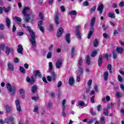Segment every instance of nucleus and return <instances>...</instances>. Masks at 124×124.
I'll use <instances>...</instances> for the list:
<instances>
[{
  "instance_id": "bb28decb",
  "label": "nucleus",
  "mask_w": 124,
  "mask_h": 124,
  "mask_svg": "<svg viewBox=\"0 0 124 124\" xmlns=\"http://www.w3.org/2000/svg\"><path fill=\"white\" fill-rule=\"evenodd\" d=\"M5 22L7 27L8 28H10V24H11V21H10V19H9V18H6Z\"/></svg>"
},
{
  "instance_id": "412c9836",
  "label": "nucleus",
  "mask_w": 124,
  "mask_h": 124,
  "mask_svg": "<svg viewBox=\"0 0 124 124\" xmlns=\"http://www.w3.org/2000/svg\"><path fill=\"white\" fill-rule=\"evenodd\" d=\"M69 84L71 86H73L74 84V78H73V77H70L69 79Z\"/></svg>"
},
{
  "instance_id": "473e14b6",
  "label": "nucleus",
  "mask_w": 124,
  "mask_h": 124,
  "mask_svg": "<svg viewBox=\"0 0 124 124\" xmlns=\"http://www.w3.org/2000/svg\"><path fill=\"white\" fill-rule=\"evenodd\" d=\"M11 9V7H8L7 8L5 7L3 8V10L4 11V12H6V13H7V12H9Z\"/></svg>"
},
{
  "instance_id": "f704fd0d",
  "label": "nucleus",
  "mask_w": 124,
  "mask_h": 124,
  "mask_svg": "<svg viewBox=\"0 0 124 124\" xmlns=\"http://www.w3.org/2000/svg\"><path fill=\"white\" fill-rule=\"evenodd\" d=\"M19 71L21 72V73H23V74H25L26 73V70L24 67L22 66L19 67Z\"/></svg>"
},
{
  "instance_id": "338daca9",
  "label": "nucleus",
  "mask_w": 124,
  "mask_h": 124,
  "mask_svg": "<svg viewBox=\"0 0 124 124\" xmlns=\"http://www.w3.org/2000/svg\"><path fill=\"white\" fill-rule=\"evenodd\" d=\"M119 6H120V7H123V6H124V2H123V1L119 3Z\"/></svg>"
},
{
  "instance_id": "052dcab7",
  "label": "nucleus",
  "mask_w": 124,
  "mask_h": 124,
  "mask_svg": "<svg viewBox=\"0 0 124 124\" xmlns=\"http://www.w3.org/2000/svg\"><path fill=\"white\" fill-rule=\"evenodd\" d=\"M42 21H40L38 22V27L39 28L40 27H42Z\"/></svg>"
},
{
  "instance_id": "e2e57ef3",
  "label": "nucleus",
  "mask_w": 124,
  "mask_h": 124,
  "mask_svg": "<svg viewBox=\"0 0 124 124\" xmlns=\"http://www.w3.org/2000/svg\"><path fill=\"white\" fill-rule=\"evenodd\" d=\"M39 29L42 32H44L45 31H44V28H43L42 26L39 27Z\"/></svg>"
},
{
  "instance_id": "4be33fe9",
  "label": "nucleus",
  "mask_w": 124,
  "mask_h": 124,
  "mask_svg": "<svg viewBox=\"0 0 124 124\" xmlns=\"http://www.w3.org/2000/svg\"><path fill=\"white\" fill-rule=\"evenodd\" d=\"M34 75L35 76H38L39 78H41V73H40V71L39 70H36L34 72Z\"/></svg>"
},
{
  "instance_id": "c03bdc74",
  "label": "nucleus",
  "mask_w": 124,
  "mask_h": 124,
  "mask_svg": "<svg viewBox=\"0 0 124 124\" xmlns=\"http://www.w3.org/2000/svg\"><path fill=\"white\" fill-rule=\"evenodd\" d=\"M95 9H96V6H94L92 9H91L90 11L92 13H93V12L95 11Z\"/></svg>"
},
{
  "instance_id": "774afa93",
  "label": "nucleus",
  "mask_w": 124,
  "mask_h": 124,
  "mask_svg": "<svg viewBox=\"0 0 124 124\" xmlns=\"http://www.w3.org/2000/svg\"><path fill=\"white\" fill-rule=\"evenodd\" d=\"M120 88L121 89V90H122V91H123V92H124V84H120Z\"/></svg>"
},
{
  "instance_id": "f8f14e48",
  "label": "nucleus",
  "mask_w": 124,
  "mask_h": 124,
  "mask_svg": "<svg viewBox=\"0 0 124 124\" xmlns=\"http://www.w3.org/2000/svg\"><path fill=\"white\" fill-rule=\"evenodd\" d=\"M75 49H76V47L74 46H72L71 51V58H72V59H73V58H74V56H75Z\"/></svg>"
},
{
  "instance_id": "69168bd1",
  "label": "nucleus",
  "mask_w": 124,
  "mask_h": 124,
  "mask_svg": "<svg viewBox=\"0 0 124 124\" xmlns=\"http://www.w3.org/2000/svg\"><path fill=\"white\" fill-rule=\"evenodd\" d=\"M106 99L107 101L108 102V101H110V99H111V98L108 95H107L106 96Z\"/></svg>"
},
{
  "instance_id": "20e7f679",
  "label": "nucleus",
  "mask_w": 124,
  "mask_h": 124,
  "mask_svg": "<svg viewBox=\"0 0 124 124\" xmlns=\"http://www.w3.org/2000/svg\"><path fill=\"white\" fill-rule=\"evenodd\" d=\"M6 87L8 91L10 92V93H12V94L14 93L15 91L16 90V87L14 86H11V84L8 83L6 84Z\"/></svg>"
},
{
  "instance_id": "3c124183",
  "label": "nucleus",
  "mask_w": 124,
  "mask_h": 124,
  "mask_svg": "<svg viewBox=\"0 0 124 124\" xmlns=\"http://www.w3.org/2000/svg\"><path fill=\"white\" fill-rule=\"evenodd\" d=\"M62 81H58L57 84L58 88H61V86H62Z\"/></svg>"
},
{
  "instance_id": "603ef678",
  "label": "nucleus",
  "mask_w": 124,
  "mask_h": 124,
  "mask_svg": "<svg viewBox=\"0 0 124 124\" xmlns=\"http://www.w3.org/2000/svg\"><path fill=\"white\" fill-rule=\"evenodd\" d=\"M0 48L1 49V50H4L5 48V45L1 44L0 45Z\"/></svg>"
},
{
  "instance_id": "b1692460",
  "label": "nucleus",
  "mask_w": 124,
  "mask_h": 124,
  "mask_svg": "<svg viewBox=\"0 0 124 124\" xmlns=\"http://www.w3.org/2000/svg\"><path fill=\"white\" fill-rule=\"evenodd\" d=\"M37 90V86L34 85L31 87V92L32 93H36V91Z\"/></svg>"
},
{
  "instance_id": "bf43d9fd",
  "label": "nucleus",
  "mask_w": 124,
  "mask_h": 124,
  "mask_svg": "<svg viewBox=\"0 0 124 124\" xmlns=\"http://www.w3.org/2000/svg\"><path fill=\"white\" fill-rule=\"evenodd\" d=\"M60 8L62 11V12H64V11H65V8L64 7V6H61L60 7Z\"/></svg>"
},
{
  "instance_id": "a878e982",
  "label": "nucleus",
  "mask_w": 124,
  "mask_h": 124,
  "mask_svg": "<svg viewBox=\"0 0 124 124\" xmlns=\"http://www.w3.org/2000/svg\"><path fill=\"white\" fill-rule=\"evenodd\" d=\"M116 51L118 54H123V52H124V49L122 47H117Z\"/></svg>"
},
{
  "instance_id": "e433bc0d",
  "label": "nucleus",
  "mask_w": 124,
  "mask_h": 124,
  "mask_svg": "<svg viewBox=\"0 0 124 124\" xmlns=\"http://www.w3.org/2000/svg\"><path fill=\"white\" fill-rule=\"evenodd\" d=\"M70 15H77V11L75 10L71 11L69 13Z\"/></svg>"
},
{
  "instance_id": "0e129e2a",
  "label": "nucleus",
  "mask_w": 124,
  "mask_h": 124,
  "mask_svg": "<svg viewBox=\"0 0 124 124\" xmlns=\"http://www.w3.org/2000/svg\"><path fill=\"white\" fill-rule=\"evenodd\" d=\"M9 118H5L4 120V123H6V124H9Z\"/></svg>"
},
{
  "instance_id": "09e8293b",
  "label": "nucleus",
  "mask_w": 124,
  "mask_h": 124,
  "mask_svg": "<svg viewBox=\"0 0 124 124\" xmlns=\"http://www.w3.org/2000/svg\"><path fill=\"white\" fill-rule=\"evenodd\" d=\"M80 80H81V76H78L77 75V82L78 83H79V82H80Z\"/></svg>"
},
{
  "instance_id": "680f3d73",
  "label": "nucleus",
  "mask_w": 124,
  "mask_h": 124,
  "mask_svg": "<svg viewBox=\"0 0 124 124\" xmlns=\"http://www.w3.org/2000/svg\"><path fill=\"white\" fill-rule=\"evenodd\" d=\"M94 102V96H93L91 98V103H93Z\"/></svg>"
},
{
  "instance_id": "39448f33",
  "label": "nucleus",
  "mask_w": 124,
  "mask_h": 124,
  "mask_svg": "<svg viewBox=\"0 0 124 124\" xmlns=\"http://www.w3.org/2000/svg\"><path fill=\"white\" fill-rule=\"evenodd\" d=\"M79 29H80V26L78 25L76 28V32L77 33V35L78 39L79 40H81V37H82V34L81 33V32H80V31H79Z\"/></svg>"
},
{
  "instance_id": "0eeeda50",
  "label": "nucleus",
  "mask_w": 124,
  "mask_h": 124,
  "mask_svg": "<svg viewBox=\"0 0 124 124\" xmlns=\"http://www.w3.org/2000/svg\"><path fill=\"white\" fill-rule=\"evenodd\" d=\"M55 66L56 68H61L62 67V61L59 59L56 62Z\"/></svg>"
},
{
  "instance_id": "a211bd4d",
  "label": "nucleus",
  "mask_w": 124,
  "mask_h": 124,
  "mask_svg": "<svg viewBox=\"0 0 124 124\" xmlns=\"http://www.w3.org/2000/svg\"><path fill=\"white\" fill-rule=\"evenodd\" d=\"M77 75H78L79 76H82V75H83V68H82V67H78Z\"/></svg>"
},
{
  "instance_id": "ddd939ff",
  "label": "nucleus",
  "mask_w": 124,
  "mask_h": 124,
  "mask_svg": "<svg viewBox=\"0 0 124 124\" xmlns=\"http://www.w3.org/2000/svg\"><path fill=\"white\" fill-rule=\"evenodd\" d=\"M15 21L16 22L17 24L18 25H20L21 24V22H22V18L21 17H18V16H15L14 18Z\"/></svg>"
},
{
  "instance_id": "79ce46f5",
  "label": "nucleus",
  "mask_w": 124,
  "mask_h": 124,
  "mask_svg": "<svg viewBox=\"0 0 124 124\" xmlns=\"http://www.w3.org/2000/svg\"><path fill=\"white\" fill-rule=\"evenodd\" d=\"M46 58H47V59H51V58H52V52H49L47 53V54L46 55Z\"/></svg>"
},
{
  "instance_id": "f257e3e1",
  "label": "nucleus",
  "mask_w": 124,
  "mask_h": 124,
  "mask_svg": "<svg viewBox=\"0 0 124 124\" xmlns=\"http://www.w3.org/2000/svg\"><path fill=\"white\" fill-rule=\"evenodd\" d=\"M26 29L29 31V33L31 36L30 41L32 44V47H35L36 45V41H35V34L34 32L31 30V28L29 26H27Z\"/></svg>"
},
{
  "instance_id": "4d7b16f0",
  "label": "nucleus",
  "mask_w": 124,
  "mask_h": 124,
  "mask_svg": "<svg viewBox=\"0 0 124 124\" xmlns=\"http://www.w3.org/2000/svg\"><path fill=\"white\" fill-rule=\"evenodd\" d=\"M43 17H44V16L43 15V14L42 13H40L39 14V18L41 20H42L43 19Z\"/></svg>"
},
{
  "instance_id": "9d476101",
  "label": "nucleus",
  "mask_w": 124,
  "mask_h": 124,
  "mask_svg": "<svg viewBox=\"0 0 124 124\" xmlns=\"http://www.w3.org/2000/svg\"><path fill=\"white\" fill-rule=\"evenodd\" d=\"M23 50L24 48H23V46H22V45H19L18 46V48L17 49L18 53H19V54H21V55H23Z\"/></svg>"
},
{
  "instance_id": "9b49d317",
  "label": "nucleus",
  "mask_w": 124,
  "mask_h": 124,
  "mask_svg": "<svg viewBox=\"0 0 124 124\" xmlns=\"http://www.w3.org/2000/svg\"><path fill=\"white\" fill-rule=\"evenodd\" d=\"M8 68L10 70V71H14V65L11 62H8Z\"/></svg>"
},
{
  "instance_id": "864d4df0",
  "label": "nucleus",
  "mask_w": 124,
  "mask_h": 124,
  "mask_svg": "<svg viewBox=\"0 0 124 124\" xmlns=\"http://www.w3.org/2000/svg\"><path fill=\"white\" fill-rule=\"evenodd\" d=\"M47 80L49 82H51V81H53V79H52L51 77H50V76H48L47 77Z\"/></svg>"
},
{
  "instance_id": "a18cd8bd",
  "label": "nucleus",
  "mask_w": 124,
  "mask_h": 124,
  "mask_svg": "<svg viewBox=\"0 0 124 124\" xmlns=\"http://www.w3.org/2000/svg\"><path fill=\"white\" fill-rule=\"evenodd\" d=\"M65 103H66V100L64 99L63 100L62 102V105L63 106V109H65Z\"/></svg>"
},
{
  "instance_id": "5701e85b",
  "label": "nucleus",
  "mask_w": 124,
  "mask_h": 124,
  "mask_svg": "<svg viewBox=\"0 0 124 124\" xmlns=\"http://www.w3.org/2000/svg\"><path fill=\"white\" fill-rule=\"evenodd\" d=\"M15 103L16 109H21V106L20 105V102L19 101V100H16L15 101Z\"/></svg>"
},
{
  "instance_id": "5fc2aeb1",
  "label": "nucleus",
  "mask_w": 124,
  "mask_h": 124,
  "mask_svg": "<svg viewBox=\"0 0 124 124\" xmlns=\"http://www.w3.org/2000/svg\"><path fill=\"white\" fill-rule=\"evenodd\" d=\"M118 79L119 82H122V81H123V78H122V76H121V75L118 76Z\"/></svg>"
},
{
  "instance_id": "f3484780",
  "label": "nucleus",
  "mask_w": 124,
  "mask_h": 124,
  "mask_svg": "<svg viewBox=\"0 0 124 124\" xmlns=\"http://www.w3.org/2000/svg\"><path fill=\"white\" fill-rule=\"evenodd\" d=\"M51 78L52 79V81H53V82H55V81H56V79L57 78V75H56V74L54 72H51Z\"/></svg>"
},
{
  "instance_id": "6e6d98bb",
  "label": "nucleus",
  "mask_w": 124,
  "mask_h": 124,
  "mask_svg": "<svg viewBox=\"0 0 124 124\" xmlns=\"http://www.w3.org/2000/svg\"><path fill=\"white\" fill-rule=\"evenodd\" d=\"M4 25H3V24H2L0 23V30H1V31H3V30H4Z\"/></svg>"
},
{
  "instance_id": "423d86ee",
  "label": "nucleus",
  "mask_w": 124,
  "mask_h": 124,
  "mask_svg": "<svg viewBox=\"0 0 124 124\" xmlns=\"http://www.w3.org/2000/svg\"><path fill=\"white\" fill-rule=\"evenodd\" d=\"M26 81L28 83H30L31 85H33L35 82L34 77H33V76H31V78H30V77H27L26 78Z\"/></svg>"
},
{
  "instance_id": "7ed1b4c3",
  "label": "nucleus",
  "mask_w": 124,
  "mask_h": 124,
  "mask_svg": "<svg viewBox=\"0 0 124 124\" xmlns=\"http://www.w3.org/2000/svg\"><path fill=\"white\" fill-rule=\"evenodd\" d=\"M95 17H93L91 19L90 25L92 27V28L90 29L88 35V39H90V38L92 37V35H93V31H94V29L93 28V26H94V24L95 23Z\"/></svg>"
},
{
  "instance_id": "49530a36",
  "label": "nucleus",
  "mask_w": 124,
  "mask_h": 124,
  "mask_svg": "<svg viewBox=\"0 0 124 124\" xmlns=\"http://www.w3.org/2000/svg\"><path fill=\"white\" fill-rule=\"evenodd\" d=\"M94 121H95V119L93 118V119L89 120V121L87 122V124H93V122H94Z\"/></svg>"
},
{
  "instance_id": "13d9d810",
  "label": "nucleus",
  "mask_w": 124,
  "mask_h": 124,
  "mask_svg": "<svg viewBox=\"0 0 124 124\" xmlns=\"http://www.w3.org/2000/svg\"><path fill=\"white\" fill-rule=\"evenodd\" d=\"M83 6H89V2L85 1L83 2Z\"/></svg>"
},
{
  "instance_id": "6e6552de",
  "label": "nucleus",
  "mask_w": 124,
  "mask_h": 124,
  "mask_svg": "<svg viewBox=\"0 0 124 124\" xmlns=\"http://www.w3.org/2000/svg\"><path fill=\"white\" fill-rule=\"evenodd\" d=\"M63 33V29H62V28H60L57 31V37H61Z\"/></svg>"
},
{
  "instance_id": "37998d69",
  "label": "nucleus",
  "mask_w": 124,
  "mask_h": 124,
  "mask_svg": "<svg viewBox=\"0 0 124 124\" xmlns=\"http://www.w3.org/2000/svg\"><path fill=\"white\" fill-rule=\"evenodd\" d=\"M104 115L105 116H106L107 117L109 116V113H108V109H104Z\"/></svg>"
},
{
  "instance_id": "1a4fd4ad",
  "label": "nucleus",
  "mask_w": 124,
  "mask_h": 124,
  "mask_svg": "<svg viewBox=\"0 0 124 124\" xmlns=\"http://www.w3.org/2000/svg\"><path fill=\"white\" fill-rule=\"evenodd\" d=\"M104 8V6L103 4H101L100 5L98 6L97 10V11H99V13L100 14H101L103 12V9Z\"/></svg>"
},
{
  "instance_id": "6ab92c4d",
  "label": "nucleus",
  "mask_w": 124,
  "mask_h": 124,
  "mask_svg": "<svg viewBox=\"0 0 124 124\" xmlns=\"http://www.w3.org/2000/svg\"><path fill=\"white\" fill-rule=\"evenodd\" d=\"M48 66L49 68L47 72L50 73L53 70V63L52 62H49L48 63Z\"/></svg>"
},
{
  "instance_id": "72a5a7b5",
  "label": "nucleus",
  "mask_w": 124,
  "mask_h": 124,
  "mask_svg": "<svg viewBox=\"0 0 124 124\" xmlns=\"http://www.w3.org/2000/svg\"><path fill=\"white\" fill-rule=\"evenodd\" d=\"M108 16L109 17V18H112V19L115 18V14H114V13H109Z\"/></svg>"
},
{
  "instance_id": "aec40b11",
  "label": "nucleus",
  "mask_w": 124,
  "mask_h": 124,
  "mask_svg": "<svg viewBox=\"0 0 124 124\" xmlns=\"http://www.w3.org/2000/svg\"><path fill=\"white\" fill-rule=\"evenodd\" d=\"M109 76V73L106 71L104 73V79L105 81H107L108 80V77Z\"/></svg>"
},
{
  "instance_id": "8fccbe9b",
  "label": "nucleus",
  "mask_w": 124,
  "mask_h": 124,
  "mask_svg": "<svg viewBox=\"0 0 124 124\" xmlns=\"http://www.w3.org/2000/svg\"><path fill=\"white\" fill-rule=\"evenodd\" d=\"M92 83H93V80L92 79H90L87 82L88 86L91 87V86H92Z\"/></svg>"
},
{
  "instance_id": "c85d7f7f",
  "label": "nucleus",
  "mask_w": 124,
  "mask_h": 124,
  "mask_svg": "<svg viewBox=\"0 0 124 124\" xmlns=\"http://www.w3.org/2000/svg\"><path fill=\"white\" fill-rule=\"evenodd\" d=\"M54 20L56 25H59V24H60V21H59V16L57 15L55 16Z\"/></svg>"
},
{
  "instance_id": "7c9ffc66",
  "label": "nucleus",
  "mask_w": 124,
  "mask_h": 124,
  "mask_svg": "<svg viewBox=\"0 0 124 124\" xmlns=\"http://www.w3.org/2000/svg\"><path fill=\"white\" fill-rule=\"evenodd\" d=\"M82 63H83V59L82 58H79L78 62V67H81V66L82 65Z\"/></svg>"
},
{
  "instance_id": "dca6fc26",
  "label": "nucleus",
  "mask_w": 124,
  "mask_h": 124,
  "mask_svg": "<svg viewBox=\"0 0 124 124\" xmlns=\"http://www.w3.org/2000/svg\"><path fill=\"white\" fill-rule=\"evenodd\" d=\"M103 62V60H102V55H101L99 57V59L98 60V64L99 66H101V64H102V62Z\"/></svg>"
},
{
  "instance_id": "a19ab883",
  "label": "nucleus",
  "mask_w": 124,
  "mask_h": 124,
  "mask_svg": "<svg viewBox=\"0 0 124 124\" xmlns=\"http://www.w3.org/2000/svg\"><path fill=\"white\" fill-rule=\"evenodd\" d=\"M117 97L120 98L123 96V94L120 92H117L116 94Z\"/></svg>"
},
{
  "instance_id": "f03ea898",
  "label": "nucleus",
  "mask_w": 124,
  "mask_h": 124,
  "mask_svg": "<svg viewBox=\"0 0 124 124\" xmlns=\"http://www.w3.org/2000/svg\"><path fill=\"white\" fill-rule=\"evenodd\" d=\"M29 11H31V8L29 7H25L23 8V10H22V13L25 16L24 20L26 23H29V21H30V19H31V17H30V15L27 14V13L29 12Z\"/></svg>"
},
{
  "instance_id": "2eb2a0df",
  "label": "nucleus",
  "mask_w": 124,
  "mask_h": 124,
  "mask_svg": "<svg viewBox=\"0 0 124 124\" xmlns=\"http://www.w3.org/2000/svg\"><path fill=\"white\" fill-rule=\"evenodd\" d=\"M10 51L11 52H12L13 53V51H14L13 49H10V47H9V46H6V50L5 52L6 55H9V53H10Z\"/></svg>"
},
{
  "instance_id": "4468645a",
  "label": "nucleus",
  "mask_w": 124,
  "mask_h": 124,
  "mask_svg": "<svg viewBox=\"0 0 124 124\" xmlns=\"http://www.w3.org/2000/svg\"><path fill=\"white\" fill-rule=\"evenodd\" d=\"M65 40L68 44H70V34L67 33L65 36Z\"/></svg>"
},
{
  "instance_id": "c9c22d12",
  "label": "nucleus",
  "mask_w": 124,
  "mask_h": 124,
  "mask_svg": "<svg viewBox=\"0 0 124 124\" xmlns=\"http://www.w3.org/2000/svg\"><path fill=\"white\" fill-rule=\"evenodd\" d=\"M9 122L11 124H15V121H14V118L11 117H9Z\"/></svg>"
},
{
  "instance_id": "ea45409f",
  "label": "nucleus",
  "mask_w": 124,
  "mask_h": 124,
  "mask_svg": "<svg viewBox=\"0 0 124 124\" xmlns=\"http://www.w3.org/2000/svg\"><path fill=\"white\" fill-rule=\"evenodd\" d=\"M114 105H115V103L111 102L110 104L108 106V109H112V108L114 107Z\"/></svg>"
},
{
  "instance_id": "de8ad7c7",
  "label": "nucleus",
  "mask_w": 124,
  "mask_h": 124,
  "mask_svg": "<svg viewBox=\"0 0 124 124\" xmlns=\"http://www.w3.org/2000/svg\"><path fill=\"white\" fill-rule=\"evenodd\" d=\"M101 124H105V118L104 117H101Z\"/></svg>"
},
{
  "instance_id": "393cba45",
  "label": "nucleus",
  "mask_w": 124,
  "mask_h": 124,
  "mask_svg": "<svg viewBox=\"0 0 124 124\" xmlns=\"http://www.w3.org/2000/svg\"><path fill=\"white\" fill-rule=\"evenodd\" d=\"M19 93H20L22 98H25V90L23 89L19 90Z\"/></svg>"
},
{
  "instance_id": "2f4dec72",
  "label": "nucleus",
  "mask_w": 124,
  "mask_h": 124,
  "mask_svg": "<svg viewBox=\"0 0 124 124\" xmlns=\"http://www.w3.org/2000/svg\"><path fill=\"white\" fill-rule=\"evenodd\" d=\"M78 104L79 106H81V107L86 106V105H85V102H84V101H78Z\"/></svg>"
},
{
  "instance_id": "58836bf2",
  "label": "nucleus",
  "mask_w": 124,
  "mask_h": 124,
  "mask_svg": "<svg viewBox=\"0 0 124 124\" xmlns=\"http://www.w3.org/2000/svg\"><path fill=\"white\" fill-rule=\"evenodd\" d=\"M103 36L105 39H107V38H109L110 37V35L107 34L105 32L103 34Z\"/></svg>"
},
{
  "instance_id": "cd10ccee",
  "label": "nucleus",
  "mask_w": 124,
  "mask_h": 124,
  "mask_svg": "<svg viewBox=\"0 0 124 124\" xmlns=\"http://www.w3.org/2000/svg\"><path fill=\"white\" fill-rule=\"evenodd\" d=\"M99 44V41L97 39H95L93 42V46L94 47H97Z\"/></svg>"
},
{
  "instance_id": "4c0bfd02",
  "label": "nucleus",
  "mask_w": 124,
  "mask_h": 124,
  "mask_svg": "<svg viewBox=\"0 0 124 124\" xmlns=\"http://www.w3.org/2000/svg\"><path fill=\"white\" fill-rule=\"evenodd\" d=\"M97 55V51L96 50H94L92 52L91 57H95Z\"/></svg>"
},
{
  "instance_id": "c756f323",
  "label": "nucleus",
  "mask_w": 124,
  "mask_h": 124,
  "mask_svg": "<svg viewBox=\"0 0 124 124\" xmlns=\"http://www.w3.org/2000/svg\"><path fill=\"white\" fill-rule=\"evenodd\" d=\"M86 63H87L88 65L91 64V58H90V56L89 55L86 56Z\"/></svg>"
}]
</instances>
